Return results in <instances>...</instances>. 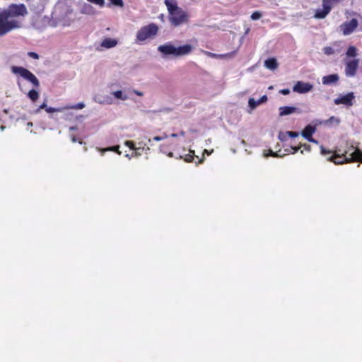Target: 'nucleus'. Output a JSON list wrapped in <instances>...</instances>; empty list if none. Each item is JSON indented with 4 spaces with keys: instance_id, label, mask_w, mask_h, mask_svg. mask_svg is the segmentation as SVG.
<instances>
[{
    "instance_id": "nucleus-1",
    "label": "nucleus",
    "mask_w": 362,
    "mask_h": 362,
    "mask_svg": "<svg viewBox=\"0 0 362 362\" xmlns=\"http://www.w3.org/2000/svg\"><path fill=\"white\" fill-rule=\"evenodd\" d=\"M28 14L26 6L23 4H12L0 12V37L5 35L13 29L20 28L21 23L13 19Z\"/></svg>"
},
{
    "instance_id": "nucleus-2",
    "label": "nucleus",
    "mask_w": 362,
    "mask_h": 362,
    "mask_svg": "<svg viewBox=\"0 0 362 362\" xmlns=\"http://www.w3.org/2000/svg\"><path fill=\"white\" fill-rule=\"evenodd\" d=\"M165 4L169 12V21L177 27L188 22L189 16L179 7L175 0H165Z\"/></svg>"
},
{
    "instance_id": "nucleus-3",
    "label": "nucleus",
    "mask_w": 362,
    "mask_h": 362,
    "mask_svg": "<svg viewBox=\"0 0 362 362\" xmlns=\"http://www.w3.org/2000/svg\"><path fill=\"white\" fill-rule=\"evenodd\" d=\"M192 50V46L190 45H184L182 46H175L171 42H167L159 45L158 51L162 54V57L177 58L189 54Z\"/></svg>"
},
{
    "instance_id": "nucleus-4",
    "label": "nucleus",
    "mask_w": 362,
    "mask_h": 362,
    "mask_svg": "<svg viewBox=\"0 0 362 362\" xmlns=\"http://www.w3.org/2000/svg\"><path fill=\"white\" fill-rule=\"evenodd\" d=\"M347 153V152L346 153ZM348 157L346 154L332 156L328 158V160L334 163L337 165L342 164L344 163H349L351 161L361 162L362 163V151L359 149H355Z\"/></svg>"
},
{
    "instance_id": "nucleus-5",
    "label": "nucleus",
    "mask_w": 362,
    "mask_h": 362,
    "mask_svg": "<svg viewBox=\"0 0 362 362\" xmlns=\"http://www.w3.org/2000/svg\"><path fill=\"white\" fill-rule=\"evenodd\" d=\"M158 27L155 23H150L148 25L142 27L136 33V40L144 42L148 38H152L156 35Z\"/></svg>"
},
{
    "instance_id": "nucleus-6",
    "label": "nucleus",
    "mask_w": 362,
    "mask_h": 362,
    "mask_svg": "<svg viewBox=\"0 0 362 362\" xmlns=\"http://www.w3.org/2000/svg\"><path fill=\"white\" fill-rule=\"evenodd\" d=\"M11 71L15 74L21 75L23 78L30 81L34 86L38 87L40 86L37 78L28 69L22 66H12Z\"/></svg>"
},
{
    "instance_id": "nucleus-7",
    "label": "nucleus",
    "mask_w": 362,
    "mask_h": 362,
    "mask_svg": "<svg viewBox=\"0 0 362 362\" xmlns=\"http://www.w3.org/2000/svg\"><path fill=\"white\" fill-rule=\"evenodd\" d=\"M358 23L357 19L352 18L350 21H346L340 25V30L344 35L351 34L358 27Z\"/></svg>"
},
{
    "instance_id": "nucleus-8",
    "label": "nucleus",
    "mask_w": 362,
    "mask_h": 362,
    "mask_svg": "<svg viewBox=\"0 0 362 362\" xmlns=\"http://www.w3.org/2000/svg\"><path fill=\"white\" fill-rule=\"evenodd\" d=\"M355 98L354 93L353 92H349L346 95H339L338 98L334 100V103L335 105H345L348 107L352 106L354 105V100Z\"/></svg>"
},
{
    "instance_id": "nucleus-9",
    "label": "nucleus",
    "mask_w": 362,
    "mask_h": 362,
    "mask_svg": "<svg viewBox=\"0 0 362 362\" xmlns=\"http://www.w3.org/2000/svg\"><path fill=\"white\" fill-rule=\"evenodd\" d=\"M358 63V59H352L346 62L345 74L346 76L353 77L356 74Z\"/></svg>"
},
{
    "instance_id": "nucleus-10",
    "label": "nucleus",
    "mask_w": 362,
    "mask_h": 362,
    "mask_svg": "<svg viewBox=\"0 0 362 362\" xmlns=\"http://www.w3.org/2000/svg\"><path fill=\"white\" fill-rule=\"evenodd\" d=\"M313 86L310 83L298 81L293 87V90L298 93H306L310 91Z\"/></svg>"
},
{
    "instance_id": "nucleus-11",
    "label": "nucleus",
    "mask_w": 362,
    "mask_h": 362,
    "mask_svg": "<svg viewBox=\"0 0 362 362\" xmlns=\"http://www.w3.org/2000/svg\"><path fill=\"white\" fill-rule=\"evenodd\" d=\"M279 110V116H281V117L289 115L293 113L300 114L302 112V111L300 109L293 107V106L280 107Z\"/></svg>"
},
{
    "instance_id": "nucleus-12",
    "label": "nucleus",
    "mask_w": 362,
    "mask_h": 362,
    "mask_svg": "<svg viewBox=\"0 0 362 362\" xmlns=\"http://www.w3.org/2000/svg\"><path fill=\"white\" fill-rule=\"evenodd\" d=\"M316 127L312 124H308L304 129L301 132V135L305 139L308 140L310 137H313V134L315 132Z\"/></svg>"
},
{
    "instance_id": "nucleus-13",
    "label": "nucleus",
    "mask_w": 362,
    "mask_h": 362,
    "mask_svg": "<svg viewBox=\"0 0 362 362\" xmlns=\"http://www.w3.org/2000/svg\"><path fill=\"white\" fill-rule=\"evenodd\" d=\"M267 96L266 95H262L258 100H255L251 98L248 100V105L252 109H255L258 105L267 101Z\"/></svg>"
},
{
    "instance_id": "nucleus-14",
    "label": "nucleus",
    "mask_w": 362,
    "mask_h": 362,
    "mask_svg": "<svg viewBox=\"0 0 362 362\" xmlns=\"http://www.w3.org/2000/svg\"><path fill=\"white\" fill-rule=\"evenodd\" d=\"M339 79L338 74H333L322 77V83L324 85H332L337 83Z\"/></svg>"
},
{
    "instance_id": "nucleus-15",
    "label": "nucleus",
    "mask_w": 362,
    "mask_h": 362,
    "mask_svg": "<svg viewBox=\"0 0 362 362\" xmlns=\"http://www.w3.org/2000/svg\"><path fill=\"white\" fill-rule=\"evenodd\" d=\"M205 54L208 57H210L211 58L228 59V58H231V57H234V55L235 54V52H229V53H226V54H218L212 53L210 52H206Z\"/></svg>"
},
{
    "instance_id": "nucleus-16",
    "label": "nucleus",
    "mask_w": 362,
    "mask_h": 362,
    "mask_svg": "<svg viewBox=\"0 0 362 362\" xmlns=\"http://www.w3.org/2000/svg\"><path fill=\"white\" fill-rule=\"evenodd\" d=\"M278 62L275 58H269L264 61V66L270 70H275L278 67Z\"/></svg>"
},
{
    "instance_id": "nucleus-17",
    "label": "nucleus",
    "mask_w": 362,
    "mask_h": 362,
    "mask_svg": "<svg viewBox=\"0 0 362 362\" xmlns=\"http://www.w3.org/2000/svg\"><path fill=\"white\" fill-rule=\"evenodd\" d=\"M117 44V41L116 40L112 38H105L102 41L100 46L107 49H110L116 46Z\"/></svg>"
},
{
    "instance_id": "nucleus-18",
    "label": "nucleus",
    "mask_w": 362,
    "mask_h": 362,
    "mask_svg": "<svg viewBox=\"0 0 362 362\" xmlns=\"http://www.w3.org/2000/svg\"><path fill=\"white\" fill-rule=\"evenodd\" d=\"M94 100L99 104H110L111 103V98L109 97H103L100 95H95Z\"/></svg>"
},
{
    "instance_id": "nucleus-19",
    "label": "nucleus",
    "mask_w": 362,
    "mask_h": 362,
    "mask_svg": "<svg viewBox=\"0 0 362 362\" xmlns=\"http://www.w3.org/2000/svg\"><path fill=\"white\" fill-rule=\"evenodd\" d=\"M329 13L326 12L323 8L317 9L314 15V18L317 19H323L325 18Z\"/></svg>"
},
{
    "instance_id": "nucleus-20",
    "label": "nucleus",
    "mask_w": 362,
    "mask_h": 362,
    "mask_svg": "<svg viewBox=\"0 0 362 362\" xmlns=\"http://www.w3.org/2000/svg\"><path fill=\"white\" fill-rule=\"evenodd\" d=\"M141 149L144 150V147H136V148L134 149L135 151H133V153L132 155L126 153L125 157L128 158L129 159H131L132 157H138L141 154V152L139 151Z\"/></svg>"
},
{
    "instance_id": "nucleus-21",
    "label": "nucleus",
    "mask_w": 362,
    "mask_h": 362,
    "mask_svg": "<svg viewBox=\"0 0 362 362\" xmlns=\"http://www.w3.org/2000/svg\"><path fill=\"white\" fill-rule=\"evenodd\" d=\"M112 94L117 99H120L122 100H126L128 98V96L124 94L120 90L113 92Z\"/></svg>"
},
{
    "instance_id": "nucleus-22",
    "label": "nucleus",
    "mask_w": 362,
    "mask_h": 362,
    "mask_svg": "<svg viewBox=\"0 0 362 362\" xmlns=\"http://www.w3.org/2000/svg\"><path fill=\"white\" fill-rule=\"evenodd\" d=\"M28 97L33 102L36 101L39 98V93L37 90L33 89L28 93Z\"/></svg>"
},
{
    "instance_id": "nucleus-23",
    "label": "nucleus",
    "mask_w": 362,
    "mask_h": 362,
    "mask_svg": "<svg viewBox=\"0 0 362 362\" xmlns=\"http://www.w3.org/2000/svg\"><path fill=\"white\" fill-rule=\"evenodd\" d=\"M65 110L64 107H46V112L48 113H53V112H62Z\"/></svg>"
},
{
    "instance_id": "nucleus-24",
    "label": "nucleus",
    "mask_w": 362,
    "mask_h": 362,
    "mask_svg": "<svg viewBox=\"0 0 362 362\" xmlns=\"http://www.w3.org/2000/svg\"><path fill=\"white\" fill-rule=\"evenodd\" d=\"M346 55L349 57H354L356 55V48L354 46H350L347 51H346Z\"/></svg>"
},
{
    "instance_id": "nucleus-25",
    "label": "nucleus",
    "mask_w": 362,
    "mask_h": 362,
    "mask_svg": "<svg viewBox=\"0 0 362 362\" xmlns=\"http://www.w3.org/2000/svg\"><path fill=\"white\" fill-rule=\"evenodd\" d=\"M111 5L122 8L124 7V1L123 0H110V4H108V6L110 7Z\"/></svg>"
},
{
    "instance_id": "nucleus-26",
    "label": "nucleus",
    "mask_w": 362,
    "mask_h": 362,
    "mask_svg": "<svg viewBox=\"0 0 362 362\" xmlns=\"http://www.w3.org/2000/svg\"><path fill=\"white\" fill-rule=\"evenodd\" d=\"M84 107H85V104L83 103H77L76 105H74L65 106L64 107L65 110H69V109L81 110V109H83Z\"/></svg>"
},
{
    "instance_id": "nucleus-27",
    "label": "nucleus",
    "mask_w": 362,
    "mask_h": 362,
    "mask_svg": "<svg viewBox=\"0 0 362 362\" xmlns=\"http://www.w3.org/2000/svg\"><path fill=\"white\" fill-rule=\"evenodd\" d=\"M93 8L91 5L86 4L83 7V13L90 14L93 13Z\"/></svg>"
},
{
    "instance_id": "nucleus-28",
    "label": "nucleus",
    "mask_w": 362,
    "mask_h": 362,
    "mask_svg": "<svg viewBox=\"0 0 362 362\" xmlns=\"http://www.w3.org/2000/svg\"><path fill=\"white\" fill-rule=\"evenodd\" d=\"M262 14L259 11H255L252 13L250 18L252 21H257L262 18Z\"/></svg>"
},
{
    "instance_id": "nucleus-29",
    "label": "nucleus",
    "mask_w": 362,
    "mask_h": 362,
    "mask_svg": "<svg viewBox=\"0 0 362 362\" xmlns=\"http://www.w3.org/2000/svg\"><path fill=\"white\" fill-rule=\"evenodd\" d=\"M323 52L326 55H331L334 53V51L332 47L327 46L323 48Z\"/></svg>"
},
{
    "instance_id": "nucleus-30",
    "label": "nucleus",
    "mask_w": 362,
    "mask_h": 362,
    "mask_svg": "<svg viewBox=\"0 0 362 362\" xmlns=\"http://www.w3.org/2000/svg\"><path fill=\"white\" fill-rule=\"evenodd\" d=\"M88 1L95 4L96 5L100 6V7H103L105 6V0H87Z\"/></svg>"
},
{
    "instance_id": "nucleus-31",
    "label": "nucleus",
    "mask_w": 362,
    "mask_h": 362,
    "mask_svg": "<svg viewBox=\"0 0 362 362\" xmlns=\"http://www.w3.org/2000/svg\"><path fill=\"white\" fill-rule=\"evenodd\" d=\"M334 122L337 124H339V122H340V119H339V118H337V117H335L332 116V117H331L329 119L326 120L325 122L326 124H327V123H329V122L331 123V122Z\"/></svg>"
},
{
    "instance_id": "nucleus-32",
    "label": "nucleus",
    "mask_w": 362,
    "mask_h": 362,
    "mask_svg": "<svg viewBox=\"0 0 362 362\" xmlns=\"http://www.w3.org/2000/svg\"><path fill=\"white\" fill-rule=\"evenodd\" d=\"M194 152L192 151V154H190V153L187 154L184 159L186 162H192L194 159Z\"/></svg>"
},
{
    "instance_id": "nucleus-33",
    "label": "nucleus",
    "mask_w": 362,
    "mask_h": 362,
    "mask_svg": "<svg viewBox=\"0 0 362 362\" xmlns=\"http://www.w3.org/2000/svg\"><path fill=\"white\" fill-rule=\"evenodd\" d=\"M124 145L128 146L130 149L136 148L134 141H126L124 142Z\"/></svg>"
},
{
    "instance_id": "nucleus-34",
    "label": "nucleus",
    "mask_w": 362,
    "mask_h": 362,
    "mask_svg": "<svg viewBox=\"0 0 362 362\" xmlns=\"http://www.w3.org/2000/svg\"><path fill=\"white\" fill-rule=\"evenodd\" d=\"M286 134H288L291 138H296L299 136V133L298 132H292V131L286 132Z\"/></svg>"
},
{
    "instance_id": "nucleus-35",
    "label": "nucleus",
    "mask_w": 362,
    "mask_h": 362,
    "mask_svg": "<svg viewBox=\"0 0 362 362\" xmlns=\"http://www.w3.org/2000/svg\"><path fill=\"white\" fill-rule=\"evenodd\" d=\"M269 156H273V157H281L282 156L279 153V152H274L272 150L269 151ZM265 156H268L267 154L264 155Z\"/></svg>"
},
{
    "instance_id": "nucleus-36",
    "label": "nucleus",
    "mask_w": 362,
    "mask_h": 362,
    "mask_svg": "<svg viewBox=\"0 0 362 362\" xmlns=\"http://www.w3.org/2000/svg\"><path fill=\"white\" fill-rule=\"evenodd\" d=\"M119 146H112V147H110V148H107L106 151H115V152H117V153L120 155L122 153L119 150Z\"/></svg>"
},
{
    "instance_id": "nucleus-37",
    "label": "nucleus",
    "mask_w": 362,
    "mask_h": 362,
    "mask_svg": "<svg viewBox=\"0 0 362 362\" xmlns=\"http://www.w3.org/2000/svg\"><path fill=\"white\" fill-rule=\"evenodd\" d=\"M28 55L29 57H30L31 58L35 59H39L38 54H37L36 52H29L28 53Z\"/></svg>"
},
{
    "instance_id": "nucleus-38",
    "label": "nucleus",
    "mask_w": 362,
    "mask_h": 362,
    "mask_svg": "<svg viewBox=\"0 0 362 362\" xmlns=\"http://www.w3.org/2000/svg\"><path fill=\"white\" fill-rule=\"evenodd\" d=\"M300 148L303 147L304 149L306 150L307 151H311V146L309 144H300Z\"/></svg>"
},
{
    "instance_id": "nucleus-39",
    "label": "nucleus",
    "mask_w": 362,
    "mask_h": 362,
    "mask_svg": "<svg viewBox=\"0 0 362 362\" xmlns=\"http://www.w3.org/2000/svg\"><path fill=\"white\" fill-rule=\"evenodd\" d=\"M320 151H321V153H322V155L329 154V153H331V151H329V150H326V149L323 147V146H320Z\"/></svg>"
},
{
    "instance_id": "nucleus-40",
    "label": "nucleus",
    "mask_w": 362,
    "mask_h": 362,
    "mask_svg": "<svg viewBox=\"0 0 362 362\" xmlns=\"http://www.w3.org/2000/svg\"><path fill=\"white\" fill-rule=\"evenodd\" d=\"M280 93L284 95H288L290 93V90L286 88V89H282L280 90Z\"/></svg>"
},
{
    "instance_id": "nucleus-41",
    "label": "nucleus",
    "mask_w": 362,
    "mask_h": 362,
    "mask_svg": "<svg viewBox=\"0 0 362 362\" xmlns=\"http://www.w3.org/2000/svg\"><path fill=\"white\" fill-rule=\"evenodd\" d=\"M291 149H293V152L292 153H296L300 148V146L299 145V146H291Z\"/></svg>"
},
{
    "instance_id": "nucleus-42",
    "label": "nucleus",
    "mask_w": 362,
    "mask_h": 362,
    "mask_svg": "<svg viewBox=\"0 0 362 362\" xmlns=\"http://www.w3.org/2000/svg\"><path fill=\"white\" fill-rule=\"evenodd\" d=\"M46 107H48L47 105L46 100H45L40 105V109H45L46 110Z\"/></svg>"
},
{
    "instance_id": "nucleus-43",
    "label": "nucleus",
    "mask_w": 362,
    "mask_h": 362,
    "mask_svg": "<svg viewBox=\"0 0 362 362\" xmlns=\"http://www.w3.org/2000/svg\"><path fill=\"white\" fill-rule=\"evenodd\" d=\"M153 141H160L163 140V137H160V136H154V137L153 138Z\"/></svg>"
},
{
    "instance_id": "nucleus-44",
    "label": "nucleus",
    "mask_w": 362,
    "mask_h": 362,
    "mask_svg": "<svg viewBox=\"0 0 362 362\" xmlns=\"http://www.w3.org/2000/svg\"><path fill=\"white\" fill-rule=\"evenodd\" d=\"M308 141L309 142H311V143H313V144H319L318 141L315 139H313V137H310V139H309Z\"/></svg>"
},
{
    "instance_id": "nucleus-45",
    "label": "nucleus",
    "mask_w": 362,
    "mask_h": 362,
    "mask_svg": "<svg viewBox=\"0 0 362 362\" xmlns=\"http://www.w3.org/2000/svg\"><path fill=\"white\" fill-rule=\"evenodd\" d=\"M134 93L137 95H139V96H142L143 95V93L141 92V91H139V90H135Z\"/></svg>"
},
{
    "instance_id": "nucleus-46",
    "label": "nucleus",
    "mask_w": 362,
    "mask_h": 362,
    "mask_svg": "<svg viewBox=\"0 0 362 362\" xmlns=\"http://www.w3.org/2000/svg\"><path fill=\"white\" fill-rule=\"evenodd\" d=\"M279 139H280V140H281V141H284V139H285V136L281 135V134H280L279 135Z\"/></svg>"
},
{
    "instance_id": "nucleus-47",
    "label": "nucleus",
    "mask_w": 362,
    "mask_h": 362,
    "mask_svg": "<svg viewBox=\"0 0 362 362\" xmlns=\"http://www.w3.org/2000/svg\"><path fill=\"white\" fill-rule=\"evenodd\" d=\"M250 30V28H247L245 29L244 36H245V35H247V34L249 33Z\"/></svg>"
},
{
    "instance_id": "nucleus-48",
    "label": "nucleus",
    "mask_w": 362,
    "mask_h": 362,
    "mask_svg": "<svg viewBox=\"0 0 362 362\" xmlns=\"http://www.w3.org/2000/svg\"><path fill=\"white\" fill-rule=\"evenodd\" d=\"M77 129V127H71L69 128V131L72 132V131H75Z\"/></svg>"
},
{
    "instance_id": "nucleus-49",
    "label": "nucleus",
    "mask_w": 362,
    "mask_h": 362,
    "mask_svg": "<svg viewBox=\"0 0 362 362\" xmlns=\"http://www.w3.org/2000/svg\"><path fill=\"white\" fill-rule=\"evenodd\" d=\"M71 141H72V142H74V143L76 142L77 139H76V136H71Z\"/></svg>"
},
{
    "instance_id": "nucleus-50",
    "label": "nucleus",
    "mask_w": 362,
    "mask_h": 362,
    "mask_svg": "<svg viewBox=\"0 0 362 362\" xmlns=\"http://www.w3.org/2000/svg\"><path fill=\"white\" fill-rule=\"evenodd\" d=\"M177 136H178V134H175V133H173V134H170V136H171V137H173V138H175V137H177Z\"/></svg>"
},
{
    "instance_id": "nucleus-51",
    "label": "nucleus",
    "mask_w": 362,
    "mask_h": 362,
    "mask_svg": "<svg viewBox=\"0 0 362 362\" xmlns=\"http://www.w3.org/2000/svg\"><path fill=\"white\" fill-rule=\"evenodd\" d=\"M180 135L181 136H184L185 135V132L184 131H181V132H180Z\"/></svg>"
},
{
    "instance_id": "nucleus-52",
    "label": "nucleus",
    "mask_w": 362,
    "mask_h": 362,
    "mask_svg": "<svg viewBox=\"0 0 362 362\" xmlns=\"http://www.w3.org/2000/svg\"><path fill=\"white\" fill-rule=\"evenodd\" d=\"M40 110H41V109H40V107H38V108L35 111V112L36 114H37V113H39V112H40Z\"/></svg>"
},
{
    "instance_id": "nucleus-53",
    "label": "nucleus",
    "mask_w": 362,
    "mask_h": 362,
    "mask_svg": "<svg viewBox=\"0 0 362 362\" xmlns=\"http://www.w3.org/2000/svg\"><path fill=\"white\" fill-rule=\"evenodd\" d=\"M161 137H163V139H165L168 138V135L165 133L163 134V136H162Z\"/></svg>"
},
{
    "instance_id": "nucleus-54",
    "label": "nucleus",
    "mask_w": 362,
    "mask_h": 362,
    "mask_svg": "<svg viewBox=\"0 0 362 362\" xmlns=\"http://www.w3.org/2000/svg\"><path fill=\"white\" fill-rule=\"evenodd\" d=\"M28 127H32L33 126V123L32 122H28L27 124Z\"/></svg>"
},
{
    "instance_id": "nucleus-55",
    "label": "nucleus",
    "mask_w": 362,
    "mask_h": 362,
    "mask_svg": "<svg viewBox=\"0 0 362 362\" xmlns=\"http://www.w3.org/2000/svg\"><path fill=\"white\" fill-rule=\"evenodd\" d=\"M204 153H207L208 155H209L211 153V152H209L207 150H204Z\"/></svg>"
},
{
    "instance_id": "nucleus-56",
    "label": "nucleus",
    "mask_w": 362,
    "mask_h": 362,
    "mask_svg": "<svg viewBox=\"0 0 362 362\" xmlns=\"http://www.w3.org/2000/svg\"><path fill=\"white\" fill-rule=\"evenodd\" d=\"M4 129H5V126L1 125V130H4Z\"/></svg>"
},
{
    "instance_id": "nucleus-57",
    "label": "nucleus",
    "mask_w": 362,
    "mask_h": 362,
    "mask_svg": "<svg viewBox=\"0 0 362 362\" xmlns=\"http://www.w3.org/2000/svg\"><path fill=\"white\" fill-rule=\"evenodd\" d=\"M173 153L170 152V153H169L168 156L172 157V156H173Z\"/></svg>"
},
{
    "instance_id": "nucleus-58",
    "label": "nucleus",
    "mask_w": 362,
    "mask_h": 362,
    "mask_svg": "<svg viewBox=\"0 0 362 362\" xmlns=\"http://www.w3.org/2000/svg\"><path fill=\"white\" fill-rule=\"evenodd\" d=\"M285 151L288 152L289 150L288 149H285Z\"/></svg>"
}]
</instances>
